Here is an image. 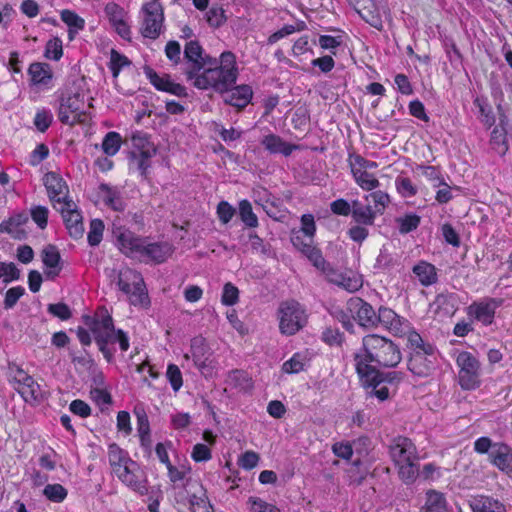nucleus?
<instances>
[{
    "label": "nucleus",
    "mask_w": 512,
    "mask_h": 512,
    "mask_svg": "<svg viewBox=\"0 0 512 512\" xmlns=\"http://www.w3.org/2000/svg\"><path fill=\"white\" fill-rule=\"evenodd\" d=\"M188 500L191 512H210L211 505L206 496L203 486L196 480H187L184 485V492L178 493L177 502Z\"/></svg>",
    "instance_id": "obj_11"
},
{
    "label": "nucleus",
    "mask_w": 512,
    "mask_h": 512,
    "mask_svg": "<svg viewBox=\"0 0 512 512\" xmlns=\"http://www.w3.org/2000/svg\"><path fill=\"white\" fill-rule=\"evenodd\" d=\"M502 303V299L487 297L478 302H473L468 307V314L484 325H490L493 322L496 309Z\"/></svg>",
    "instance_id": "obj_17"
},
{
    "label": "nucleus",
    "mask_w": 512,
    "mask_h": 512,
    "mask_svg": "<svg viewBox=\"0 0 512 512\" xmlns=\"http://www.w3.org/2000/svg\"><path fill=\"white\" fill-rule=\"evenodd\" d=\"M28 74L34 85L46 86L52 79V71L47 63L34 62L28 68Z\"/></svg>",
    "instance_id": "obj_33"
},
{
    "label": "nucleus",
    "mask_w": 512,
    "mask_h": 512,
    "mask_svg": "<svg viewBox=\"0 0 512 512\" xmlns=\"http://www.w3.org/2000/svg\"><path fill=\"white\" fill-rule=\"evenodd\" d=\"M108 460L113 473L115 469L124 465L126 461H130L131 458L117 444H111L108 447Z\"/></svg>",
    "instance_id": "obj_41"
},
{
    "label": "nucleus",
    "mask_w": 512,
    "mask_h": 512,
    "mask_svg": "<svg viewBox=\"0 0 512 512\" xmlns=\"http://www.w3.org/2000/svg\"><path fill=\"white\" fill-rule=\"evenodd\" d=\"M61 257L56 246L48 245L42 250V261L50 270L46 273L48 278L54 279L59 275Z\"/></svg>",
    "instance_id": "obj_31"
},
{
    "label": "nucleus",
    "mask_w": 512,
    "mask_h": 512,
    "mask_svg": "<svg viewBox=\"0 0 512 512\" xmlns=\"http://www.w3.org/2000/svg\"><path fill=\"white\" fill-rule=\"evenodd\" d=\"M456 363L459 370V384L464 390H474L480 385V363L470 352H461Z\"/></svg>",
    "instance_id": "obj_9"
},
{
    "label": "nucleus",
    "mask_w": 512,
    "mask_h": 512,
    "mask_svg": "<svg viewBox=\"0 0 512 512\" xmlns=\"http://www.w3.org/2000/svg\"><path fill=\"white\" fill-rule=\"evenodd\" d=\"M142 25L141 34L145 38L157 39L163 32L164 12L158 2L145 3L141 8Z\"/></svg>",
    "instance_id": "obj_8"
},
{
    "label": "nucleus",
    "mask_w": 512,
    "mask_h": 512,
    "mask_svg": "<svg viewBox=\"0 0 512 512\" xmlns=\"http://www.w3.org/2000/svg\"><path fill=\"white\" fill-rule=\"evenodd\" d=\"M279 329L282 334L294 335L307 323V314L303 306L295 301L282 302L278 309Z\"/></svg>",
    "instance_id": "obj_7"
},
{
    "label": "nucleus",
    "mask_w": 512,
    "mask_h": 512,
    "mask_svg": "<svg viewBox=\"0 0 512 512\" xmlns=\"http://www.w3.org/2000/svg\"><path fill=\"white\" fill-rule=\"evenodd\" d=\"M435 360V348L428 346L426 350L411 352L408 369L416 376L426 377L434 370Z\"/></svg>",
    "instance_id": "obj_13"
},
{
    "label": "nucleus",
    "mask_w": 512,
    "mask_h": 512,
    "mask_svg": "<svg viewBox=\"0 0 512 512\" xmlns=\"http://www.w3.org/2000/svg\"><path fill=\"white\" fill-rule=\"evenodd\" d=\"M133 142L135 149L130 153L131 165L146 179L151 167V158L156 155V148L144 137L134 136Z\"/></svg>",
    "instance_id": "obj_10"
},
{
    "label": "nucleus",
    "mask_w": 512,
    "mask_h": 512,
    "mask_svg": "<svg viewBox=\"0 0 512 512\" xmlns=\"http://www.w3.org/2000/svg\"><path fill=\"white\" fill-rule=\"evenodd\" d=\"M349 166H350V169H352V167H354L356 169L368 171V170L377 168L378 163L375 161L368 160L359 154H350L349 155Z\"/></svg>",
    "instance_id": "obj_54"
},
{
    "label": "nucleus",
    "mask_w": 512,
    "mask_h": 512,
    "mask_svg": "<svg viewBox=\"0 0 512 512\" xmlns=\"http://www.w3.org/2000/svg\"><path fill=\"white\" fill-rule=\"evenodd\" d=\"M144 74L150 83L159 91H164L177 97H187L186 87L171 80L167 74L159 75L151 67L144 68Z\"/></svg>",
    "instance_id": "obj_16"
},
{
    "label": "nucleus",
    "mask_w": 512,
    "mask_h": 512,
    "mask_svg": "<svg viewBox=\"0 0 512 512\" xmlns=\"http://www.w3.org/2000/svg\"><path fill=\"white\" fill-rule=\"evenodd\" d=\"M116 284L118 288L129 296L132 305H145L148 303V295L142 275L129 267L118 271Z\"/></svg>",
    "instance_id": "obj_5"
},
{
    "label": "nucleus",
    "mask_w": 512,
    "mask_h": 512,
    "mask_svg": "<svg viewBox=\"0 0 512 512\" xmlns=\"http://www.w3.org/2000/svg\"><path fill=\"white\" fill-rule=\"evenodd\" d=\"M321 339L330 346H341L345 340V336L337 328L326 327L322 332Z\"/></svg>",
    "instance_id": "obj_49"
},
{
    "label": "nucleus",
    "mask_w": 512,
    "mask_h": 512,
    "mask_svg": "<svg viewBox=\"0 0 512 512\" xmlns=\"http://www.w3.org/2000/svg\"><path fill=\"white\" fill-rule=\"evenodd\" d=\"M351 173L357 185L366 191H371L379 187L380 182L376 176L368 171L352 167Z\"/></svg>",
    "instance_id": "obj_36"
},
{
    "label": "nucleus",
    "mask_w": 512,
    "mask_h": 512,
    "mask_svg": "<svg viewBox=\"0 0 512 512\" xmlns=\"http://www.w3.org/2000/svg\"><path fill=\"white\" fill-rule=\"evenodd\" d=\"M122 144V137L118 132H108L102 141V150L107 156H114Z\"/></svg>",
    "instance_id": "obj_42"
},
{
    "label": "nucleus",
    "mask_w": 512,
    "mask_h": 512,
    "mask_svg": "<svg viewBox=\"0 0 512 512\" xmlns=\"http://www.w3.org/2000/svg\"><path fill=\"white\" fill-rule=\"evenodd\" d=\"M191 357L194 365L206 375L210 372V360L208 348L205 344V339L202 337H195L191 340Z\"/></svg>",
    "instance_id": "obj_24"
},
{
    "label": "nucleus",
    "mask_w": 512,
    "mask_h": 512,
    "mask_svg": "<svg viewBox=\"0 0 512 512\" xmlns=\"http://www.w3.org/2000/svg\"><path fill=\"white\" fill-rule=\"evenodd\" d=\"M413 273L423 286H430L437 281V272L434 265L420 261L413 267Z\"/></svg>",
    "instance_id": "obj_34"
},
{
    "label": "nucleus",
    "mask_w": 512,
    "mask_h": 512,
    "mask_svg": "<svg viewBox=\"0 0 512 512\" xmlns=\"http://www.w3.org/2000/svg\"><path fill=\"white\" fill-rule=\"evenodd\" d=\"M165 55L170 62L174 65H178L181 62V46L179 42L170 40L165 46Z\"/></svg>",
    "instance_id": "obj_58"
},
{
    "label": "nucleus",
    "mask_w": 512,
    "mask_h": 512,
    "mask_svg": "<svg viewBox=\"0 0 512 512\" xmlns=\"http://www.w3.org/2000/svg\"><path fill=\"white\" fill-rule=\"evenodd\" d=\"M361 18L375 29H383V21L374 0H349Z\"/></svg>",
    "instance_id": "obj_18"
},
{
    "label": "nucleus",
    "mask_w": 512,
    "mask_h": 512,
    "mask_svg": "<svg viewBox=\"0 0 512 512\" xmlns=\"http://www.w3.org/2000/svg\"><path fill=\"white\" fill-rule=\"evenodd\" d=\"M97 313V318L85 317L86 326L92 331L95 342L108 362L114 358L115 350L109 344L118 343L121 351L129 349V338L121 329H115L112 317L105 310Z\"/></svg>",
    "instance_id": "obj_4"
},
{
    "label": "nucleus",
    "mask_w": 512,
    "mask_h": 512,
    "mask_svg": "<svg viewBox=\"0 0 512 512\" xmlns=\"http://www.w3.org/2000/svg\"><path fill=\"white\" fill-rule=\"evenodd\" d=\"M104 232V223L100 219H93L90 222V230L87 235V240L90 246H98L102 241Z\"/></svg>",
    "instance_id": "obj_47"
},
{
    "label": "nucleus",
    "mask_w": 512,
    "mask_h": 512,
    "mask_svg": "<svg viewBox=\"0 0 512 512\" xmlns=\"http://www.w3.org/2000/svg\"><path fill=\"white\" fill-rule=\"evenodd\" d=\"M305 356L300 353H295L289 360L283 363L282 369L286 373H299L304 370Z\"/></svg>",
    "instance_id": "obj_50"
},
{
    "label": "nucleus",
    "mask_w": 512,
    "mask_h": 512,
    "mask_svg": "<svg viewBox=\"0 0 512 512\" xmlns=\"http://www.w3.org/2000/svg\"><path fill=\"white\" fill-rule=\"evenodd\" d=\"M183 72L195 88L223 94L237 81L236 56L224 51L219 59L214 58L204 52L198 41L191 40L184 47Z\"/></svg>",
    "instance_id": "obj_1"
},
{
    "label": "nucleus",
    "mask_w": 512,
    "mask_h": 512,
    "mask_svg": "<svg viewBox=\"0 0 512 512\" xmlns=\"http://www.w3.org/2000/svg\"><path fill=\"white\" fill-rule=\"evenodd\" d=\"M351 215L353 220L361 225H373L377 216L371 204L363 205L358 200L352 202Z\"/></svg>",
    "instance_id": "obj_32"
},
{
    "label": "nucleus",
    "mask_w": 512,
    "mask_h": 512,
    "mask_svg": "<svg viewBox=\"0 0 512 512\" xmlns=\"http://www.w3.org/2000/svg\"><path fill=\"white\" fill-rule=\"evenodd\" d=\"M112 233L120 251L128 257L142 262L163 263L173 253L169 242H150L123 227H114Z\"/></svg>",
    "instance_id": "obj_3"
},
{
    "label": "nucleus",
    "mask_w": 512,
    "mask_h": 512,
    "mask_svg": "<svg viewBox=\"0 0 512 512\" xmlns=\"http://www.w3.org/2000/svg\"><path fill=\"white\" fill-rule=\"evenodd\" d=\"M44 185L51 201L62 205L63 198L68 197V187L63 179L55 172H48L44 176Z\"/></svg>",
    "instance_id": "obj_25"
},
{
    "label": "nucleus",
    "mask_w": 512,
    "mask_h": 512,
    "mask_svg": "<svg viewBox=\"0 0 512 512\" xmlns=\"http://www.w3.org/2000/svg\"><path fill=\"white\" fill-rule=\"evenodd\" d=\"M239 216L246 226L250 228L258 226V218L253 212L252 205L248 200L239 202Z\"/></svg>",
    "instance_id": "obj_45"
},
{
    "label": "nucleus",
    "mask_w": 512,
    "mask_h": 512,
    "mask_svg": "<svg viewBox=\"0 0 512 512\" xmlns=\"http://www.w3.org/2000/svg\"><path fill=\"white\" fill-rule=\"evenodd\" d=\"M259 459L260 457L256 452L246 451L239 458L238 465L245 470H251L258 465Z\"/></svg>",
    "instance_id": "obj_63"
},
{
    "label": "nucleus",
    "mask_w": 512,
    "mask_h": 512,
    "mask_svg": "<svg viewBox=\"0 0 512 512\" xmlns=\"http://www.w3.org/2000/svg\"><path fill=\"white\" fill-rule=\"evenodd\" d=\"M405 322L392 309L381 306L376 316V328L381 325L396 336L404 333Z\"/></svg>",
    "instance_id": "obj_22"
},
{
    "label": "nucleus",
    "mask_w": 512,
    "mask_h": 512,
    "mask_svg": "<svg viewBox=\"0 0 512 512\" xmlns=\"http://www.w3.org/2000/svg\"><path fill=\"white\" fill-rule=\"evenodd\" d=\"M19 394H21L25 402L29 403L40 402L44 398L40 385L33 378L25 386L19 388Z\"/></svg>",
    "instance_id": "obj_38"
},
{
    "label": "nucleus",
    "mask_w": 512,
    "mask_h": 512,
    "mask_svg": "<svg viewBox=\"0 0 512 512\" xmlns=\"http://www.w3.org/2000/svg\"><path fill=\"white\" fill-rule=\"evenodd\" d=\"M355 370L359 375L375 374L378 368H395L402 360V353L391 339L378 334L362 338V347L353 356Z\"/></svg>",
    "instance_id": "obj_2"
},
{
    "label": "nucleus",
    "mask_w": 512,
    "mask_h": 512,
    "mask_svg": "<svg viewBox=\"0 0 512 512\" xmlns=\"http://www.w3.org/2000/svg\"><path fill=\"white\" fill-rule=\"evenodd\" d=\"M47 311L61 320H68L72 316L69 306L65 303L49 304Z\"/></svg>",
    "instance_id": "obj_61"
},
{
    "label": "nucleus",
    "mask_w": 512,
    "mask_h": 512,
    "mask_svg": "<svg viewBox=\"0 0 512 512\" xmlns=\"http://www.w3.org/2000/svg\"><path fill=\"white\" fill-rule=\"evenodd\" d=\"M45 57L52 60H59L63 55L62 41L55 37L50 39L45 47Z\"/></svg>",
    "instance_id": "obj_52"
},
{
    "label": "nucleus",
    "mask_w": 512,
    "mask_h": 512,
    "mask_svg": "<svg viewBox=\"0 0 512 512\" xmlns=\"http://www.w3.org/2000/svg\"><path fill=\"white\" fill-rule=\"evenodd\" d=\"M129 64H130V62L126 56L121 55L120 53H118L115 50H112L111 58H110V70H111L114 78H116L119 75L120 70L124 66H127Z\"/></svg>",
    "instance_id": "obj_55"
},
{
    "label": "nucleus",
    "mask_w": 512,
    "mask_h": 512,
    "mask_svg": "<svg viewBox=\"0 0 512 512\" xmlns=\"http://www.w3.org/2000/svg\"><path fill=\"white\" fill-rule=\"evenodd\" d=\"M389 454L395 466L419 460L416 446L409 438L403 436H398L391 441Z\"/></svg>",
    "instance_id": "obj_15"
},
{
    "label": "nucleus",
    "mask_w": 512,
    "mask_h": 512,
    "mask_svg": "<svg viewBox=\"0 0 512 512\" xmlns=\"http://www.w3.org/2000/svg\"><path fill=\"white\" fill-rule=\"evenodd\" d=\"M469 506L473 512H507L501 501L488 495L471 496Z\"/></svg>",
    "instance_id": "obj_27"
},
{
    "label": "nucleus",
    "mask_w": 512,
    "mask_h": 512,
    "mask_svg": "<svg viewBox=\"0 0 512 512\" xmlns=\"http://www.w3.org/2000/svg\"><path fill=\"white\" fill-rule=\"evenodd\" d=\"M398 469V476L405 484H412L419 476L418 461H409L403 464L396 465Z\"/></svg>",
    "instance_id": "obj_40"
},
{
    "label": "nucleus",
    "mask_w": 512,
    "mask_h": 512,
    "mask_svg": "<svg viewBox=\"0 0 512 512\" xmlns=\"http://www.w3.org/2000/svg\"><path fill=\"white\" fill-rule=\"evenodd\" d=\"M43 495L51 502L62 503L66 499L68 491L61 484H47L43 489Z\"/></svg>",
    "instance_id": "obj_44"
},
{
    "label": "nucleus",
    "mask_w": 512,
    "mask_h": 512,
    "mask_svg": "<svg viewBox=\"0 0 512 512\" xmlns=\"http://www.w3.org/2000/svg\"><path fill=\"white\" fill-rule=\"evenodd\" d=\"M239 290L232 283H226L223 287L222 303L226 306L235 305L238 302Z\"/></svg>",
    "instance_id": "obj_57"
},
{
    "label": "nucleus",
    "mask_w": 512,
    "mask_h": 512,
    "mask_svg": "<svg viewBox=\"0 0 512 512\" xmlns=\"http://www.w3.org/2000/svg\"><path fill=\"white\" fill-rule=\"evenodd\" d=\"M346 310L352 315L359 326L366 329L376 328V316L371 304L359 297H351L346 303Z\"/></svg>",
    "instance_id": "obj_12"
},
{
    "label": "nucleus",
    "mask_w": 512,
    "mask_h": 512,
    "mask_svg": "<svg viewBox=\"0 0 512 512\" xmlns=\"http://www.w3.org/2000/svg\"><path fill=\"white\" fill-rule=\"evenodd\" d=\"M104 204L114 211L122 212L125 209V202L118 187L102 183L99 186Z\"/></svg>",
    "instance_id": "obj_28"
},
{
    "label": "nucleus",
    "mask_w": 512,
    "mask_h": 512,
    "mask_svg": "<svg viewBox=\"0 0 512 512\" xmlns=\"http://www.w3.org/2000/svg\"><path fill=\"white\" fill-rule=\"evenodd\" d=\"M490 462L500 471L512 475V448L504 443H494L493 451L489 452Z\"/></svg>",
    "instance_id": "obj_23"
},
{
    "label": "nucleus",
    "mask_w": 512,
    "mask_h": 512,
    "mask_svg": "<svg viewBox=\"0 0 512 512\" xmlns=\"http://www.w3.org/2000/svg\"><path fill=\"white\" fill-rule=\"evenodd\" d=\"M508 135L512 137V128H507V118L505 115H501L499 124L492 130L490 138L492 149L500 156H504L509 150Z\"/></svg>",
    "instance_id": "obj_21"
},
{
    "label": "nucleus",
    "mask_w": 512,
    "mask_h": 512,
    "mask_svg": "<svg viewBox=\"0 0 512 512\" xmlns=\"http://www.w3.org/2000/svg\"><path fill=\"white\" fill-rule=\"evenodd\" d=\"M234 85L224 92L227 93L225 103L242 110L251 102L253 90L251 86L246 84L233 87Z\"/></svg>",
    "instance_id": "obj_26"
},
{
    "label": "nucleus",
    "mask_w": 512,
    "mask_h": 512,
    "mask_svg": "<svg viewBox=\"0 0 512 512\" xmlns=\"http://www.w3.org/2000/svg\"><path fill=\"white\" fill-rule=\"evenodd\" d=\"M133 471L126 476L123 484L140 495L148 494V480L145 472L139 465H133Z\"/></svg>",
    "instance_id": "obj_30"
},
{
    "label": "nucleus",
    "mask_w": 512,
    "mask_h": 512,
    "mask_svg": "<svg viewBox=\"0 0 512 512\" xmlns=\"http://www.w3.org/2000/svg\"><path fill=\"white\" fill-rule=\"evenodd\" d=\"M48 208L45 206H34L30 210V216L40 229H44L48 223Z\"/></svg>",
    "instance_id": "obj_56"
},
{
    "label": "nucleus",
    "mask_w": 512,
    "mask_h": 512,
    "mask_svg": "<svg viewBox=\"0 0 512 512\" xmlns=\"http://www.w3.org/2000/svg\"><path fill=\"white\" fill-rule=\"evenodd\" d=\"M249 503H251V511L252 512H280V510L260 498L250 497Z\"/></svg>",
    "instance_id": "obj_64"
},
{
    "label": "nucleus",
    "mask_w": 512,
    "mask_h": 512,
    "mask_svg": "<svg viewBox=\"0 0 512 512\" xmlns=\"http://www.w3.org/2000/svg\"><path fill=\"white\" fill-rule=\"evenodd\" d=\"M57 209L63 217L69 235L74 239L81 238L84 233L83 218L74 202L68 197H64L62 205Z\"/></svg>",
    "instance_id": "obj_14"
},
{
    "label": "nucleus",
    "mask_w": 512,
    "mask_h": 512,
    "mask_svg": "<svg viewBox=\"0 0 512 512\" xmlns=\"http://www.w3.org/2000/svg\"><path fill=\"white\" fill-rule=\"evenodd\" d=\"M395 186L398 193L405 198L413 197L417 194V187L408 177L399 176L395 179Z\"/></svg>",
    "instance_id": "obj_48"
},
{
    "label": "nucleus",
    "mask_w": 512,
    "mask_h": 512,
    "mask_svg": "<svg viewBox=\"0 0 512 512\" xmlns=\"http://www.w3.org/2000/svg\"><path fill=\"white\" fill-rule=\"evenodd\" d=\"M264 148L272 154H282L289 156L293 150L297 149L296 145L285 142L280 136L276 134H268L261 140Z\"/></svg>",
    "instance_id": "obj_29"
},
{
    "label": "nucleus",
    "mask_w": 512,
    "mask_h": 512,
    "mask_svg": "<svg viewBox=\"0 0 512 512\" xmlns=\"http://www.w3.org/2000/svg\"><path fill=\"white\" fill-rule=\"evenodd\" d=\"M401 234H408L416 230L421 222V217L415 213L406 214L396 219Z\"/></svg>",
    "instance_id": "obj_46"
},
{
    "label": "nucleus",
    "mask_w": 512,
    "mask_h": 512,
    "mask_svg": "<svg viewBox=\"0 0 512 512\" xmlns=\"http://www.w3.org/2000/svg\"><path fill=\"white\" fill-rule=\"evenodd\" d=\"M361 382H374L376 384L389 383V384H398L403 379V373L398 371L391 372H381L378 369H375L374 375L364 376L359 375Z\"/></svg>",
    "instance_id": "obj_35"
},
{
    "label": "nucleus",
    "mask_w": 512,
    "mask_h": 512,
    "mask_svg": "<svg viewBox=\"0 0 512 512\" xmlns=\"http://www.w3.org/2000/svg\"><path fill=\"white\" fill-rule=\"evenodd\" d=\"M29 221V214L25 211L17 212L0 223V233H7L12 238L23 240L27 233L22 228Z\"/></svg>",
    "instance_id": "obj_20"
},
{
    "label": "nucleus",
    "mask_w": 512,
    "mask_h": 512,
    "mask_svg": "<svg viewBox=\"0 0 512 512\" xmlns=\"http://www.w3.org/2000/svg\"><path fill=\"white\" fill-rule=\"evenodd\" d=\"M191 457L195 462H205L212 458L211 450L206 444L197 443L194 445Z\"/></svg>",
    "instance_id": "obj_62"
},
{
    "label": "nucleus",
    "mask_w": 512,
    "mask_h": 512,
    "mask_svg": "<svg viewBox=\"0 0 512 512\" xmlns=\"http://www.w3.org/2000/svg\"><path fill=\"white\" fill-rule=\"evenodd\" d=\"M167 470L168 477L175 486H177L179 483H182L181 485L184 488L187 480H192L190 477H188L191 471L189 466L182 465L180 467H176L171 464L169 467H167Z\"/></svg>",
    "instance_id": "obj_43"
},
{
    "label": "nucleus",
    "mask_w": 512,
    "mask_h": 512,
    "mask_svg": "<svg viewBox=\"0 0 512 512\" xmlns=\"http://www.w3.org/2000/svg\"><path fill=\"white\" fill-rule=\"evenodd\" d=\"M166 375L171 384L172 389L174 391H178L183 385L182 373L179 367L174 364L168 365Z\"/></svg>",
    "instance_id": "obj_59"
},
{
    "label": "nucleus",
    "mask_w": 512,
    "mask_h": 512,
    "mask_svg": "<svg viewBox=\"0 0 512 512\" xmlns=\"http://www.w3.org/2000/svg\"><path fill=\"white\" fill-rule=\"evenodd\" d=\"M291 242L295 248L301 251L317 268L323 267L325 260L319 249L313 246V236H304L301 233H293Z\"/></svg>",
    "instance_id": "obj_19"
},
{
    "label": "nucleus",
    "mask_w": 512,
    "mask_h": 512,
    "mask_svg": "<svg viewBox=\"0 0 512 512\" xmlns=\"http://www.w3.org/2000/svg\"><path fill=\"white\" fill-rule=\"evenodd\" d=\"M53 121L52 113L47 109L38 110L34 117V125L40 132H45Z\"/></svg>",
    "instance_id": "obj_53"
},
{
    "label": "nucleus",
    "mask_w": 512,
    "mask_h": 512,
    "mask_svg": "<svg viewBox=\"0 0 512 512\" xmlns=\"http://www.w3.org/2000/svg\"><path fill=\"white\" fill-rule=\"evenodd\" d=\"M85 93L80 90L66 91L59 99L58 118L65 125L73 126L83 121Z\"/></svg>",
    "instance_id": "obj_6"
},
{
    "label": "nucleus",
    "mask_w": 512,
    "mask_h": 512,
    "mask_svg": "<svg viewBox=\"0 0 512 512\" xmlns=\"http://www.w3.org/2000/svg\"><path fill=\"white\" fill-rule=\"evenodd\" d=\"M24 293L25 289L22 286H16L8 289L5 294L4 307L6 309L13 308Z\"/></svg>",
    "instance_id": "obj_60"
},
{
    "label": "nucleus",
    "mask_w": 512,
    "mask_h": 512,
    "mask_svg": "<svg viewBox=\"0 0 512 512\" xmlns=\"http://www.w3.org/2000/svg\"><path fill=\"white\" fill-rule=\"evenodd\" d=\"M365 200L368 204H371L372 210L376 215H382L385 208L390 203V197L383 191H375L365 196Z\"/></svg>",
    "instance_id": "obj_39"
},
{
    "label": "nucleus",
    "mask_w": 512,
    "mask_h": 512,
    "mask_svg": "<svg viewBox=\"0 0 512 512\" xmlns=\"http://www.w3.org/2000/svg\"><path fill=\"white\" fill-rule=\"evenodd\" d=\"M446 504V499L443 493L436 490H428L423 509L425 512H443L446 510Z\"/></svg>",
    "instance_id": "obj_37"
},
{
    "label": "nucleus",
    "mask_w": 512,
    "mask_h": 512,
    "mask_svg": "<svg viewBox=\"0 0 512 512\" xmlns=\"http://www.w3.org/2000/svg\"><path fill=\"white\" fill-rule=\"evenodd\" d=\"M0 278H3V282L8 284L20 278V271L13 262H0Z\"/></svg>",
    "instance_id": "obj_51"
}]
</instances>
